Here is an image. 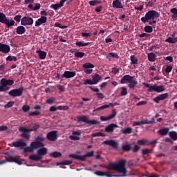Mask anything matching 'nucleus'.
I'll list each match as a JSON object with an SVG mask.
<instances>
[{
    "mask_svg": "<svg viewBox=\"0 0 177 177\" xmlns=\"http://www.w3.org/2000/svg\"><path fill=\"white\" fill-rule=\"evenodd\" d=\"M69 138L71 140H80V136H75L73 133L69 136Z\"/></svg>",
    "mask_w": 177,
    "mask_h": 177,
    "instance_id": "09e8293b",
    "label": "nucleus"
},
{
    "mask_svg": "<svg viewBox=\"0 0 177 177\" xmlns=\"http://www.w3.org/2000/svg\"><path fill=\"white\" fill-rule=\"evenodd\" d=\"M102 143L103 145L111 146V147H113V149H118V143L113 140L104 141Z\"/></svg>",
    "mask_w": 177,
    "mask_h": 177,
    "instance_id": "a211bd4d",
    "label": "nucleus"
},
{
    "mask_svg": "<svg viewBox=\"0 0 177 177\" xmlns=\"http://www.w3.org/2000/svg\"><path fill=\"white\" fill-rule=\"evenodd\" d=\"M171 12L174 15L175 17H177V9L176 8H173L171 10Z\"/></svg>",
    "mask_w": 177,
    "mask_h": 177,
    "instance_id": "0e129e2a",
    "label": "nucleus"
},
{
    "mask_svg": "<svg viewBox=\"0 0 177 177\" xmlns=\"http://www.w3.org/2000/svg\"><path fill=\"white\" fill-rule=\"evenodd\" d=\"M128 94V92H127V89L124 87L122 88L121 95L122 96H126V95Z\"/></svg>",
    "mask_w": 177,
    "mask_h": 177,
    "instance_id": "4d7b16f0",
    "label": "nucleus"
},
{
    "mask_svg": "<svg viewBox=\"0 0 177 177\" xmlns=\"http://www.w3.org/2000/svg\"><path fill=\"white\" fill-rule=\"evenodd\" d=\"M14 20L19 23V21H20V20H21V15H17V16H15L14 17Z\"/></svg>",
    "mask_w": 177,
    "mask_h": 177,
    "instance_id": "680f3d73",
    "label": "nucleus"
},
{
    "mask_svg": "<svg viewBox=\"0 0 177 177\" xmlns=\"http://www.w3.org/2000/svg\"><path fill=\"white\" fill-rule=\"evenodd\" d=\"M0 52L3 53H9L10 52V46L8 44L0 43Z\"/></svg>",
    "mask_w": 177,
    "mask_h": 177,
    "instance_id": "6ab92c4d",
    "label": "nucleus"
},
{
    "mask_svg": "<svg viewBox=\"0 0 177 177\" xmlns=\"http://www.w3.org/2000/svg\"><path fill=\"white\" fill-rule=\"evenodd\" d=\"M168 132H169V129L168 128H164L158 131V133H160V135H162V136L167 135Z\"/></svg>",
    "mask_w": 177,
    "mask_h": 177,
    "instance_id": "c85d7f7f",
    "label": "nucleus"
},
{
    "mask_svg": "<svg viewBox=\"0 0 177 177\" xmlns=\"http://www.w3.org/2000/svg\"><path fill=\"white\" fill-rule=\"evenodd\" d=\"M39 128V125L35 124L32 129H28L26 127H20L19 131L22 132L21 136L22 138H26V139H30V134L28 132H32V131H37Z\"/></svg>",
    "mask_w": 177,
    "mask_h": 177,
    "instance_id": "423d86ee",
    "label": "nucleus"
},
{
    "mask_svg": "<svg viewBox=\"0 0 177 177\" xmlns=\"http://www.w3.org/2000/svg\"><path fill=\"white\" fill-rule=\"evenodd\" d=\"M37 53H38V56H39V59H41V60H44V59H45V57H46V52H45V51L38 50H37Z\"/></svg>",
    "mask_w": 177,
    "mask_h": 177,
    "instance_id": "a878e982",
    "label": "nucleus"
},
{
    "mask_svg": "<svg viewBox=\"0 0 177 177\" xmlns=\"http://www.w3.org/2000/svg\"><path fill=\"white\" fill-rule=\"evenodd\" d=\"M55 97H50L46 100V103L48 104H53V103H55Z\"/></svg>",
    "mask_w": 177,
    "mask_h": 177,
    "instance_id": "3c124183",
    "label": "nucleus"
},
{
    "mask_svg": "<svg viewBox=\"0 0 177 177\" xmlns=\"http://www.w3.org/2000/svg\"><path fill=\"white\" fill-rule=\"evenodd\" d=\"M44 140H45V138H44L43 136H41L37 137V138H36V141H37V142H44Z\"/></svg>",
    "mask_w": 177,
    "mask_h": 177,
    "instance_id": "052dcab7",
    "label": "nucleus"
},
{
    "mask_svg": "<svg viewBox=\"0 0 177 177\" xmlns=\"http://www.w3.org/2000/svg\"><path fill=\"white\" fill-rule=\"evenodd\" d=\"M73 135H75L76 136H81V131L77 130L72 132Z\"/></svg>",
    "mask_w": 177,
    "mask_h": 177,
    "instance_id": "bf43d9fd",
    "label": "nucleus"
},
{
    "mask_svg": "<svg viewBox=\"0 0 177 177\" xmlns=\"http://www.w3.org/2000/svg\"><path fill=\"white\" fill-rule=\"evenodd\" d=\"M84 73L86 74H92V73H93V69H85Z\"/></svg>",
    "mask_w": 177,
    "mask_h": 177,
    "instance_id": "338daca9",
    "label": "nucleus"
},
{
    "mask_svg": "<svg viewBox=\"0 0 177 177\" xmlns=\"http://www.w3.org/2000/svg\"><path fill=\"white\" fill-rule=\"evenodd\" d=\"M102 3V1H97V0H91L88 2V5L90 6H96V5H99Z\"/></svg>",
    "mask_w": 177,
    "mask_h": 177,
    "instance_id": "2f4dec72",
    "label": "nucleus"
},
{
    "mask_svg": "<svg viewBox=\"0 0 177 177\" xmlns=\"http://www.w3.org/2000/svg\"><path fill=\"white\" fill-rule=\"evenodd\" d=\"M6 60H8L9 62H17V58L16 57L9 55L7 57Z\"/></svg>",
    "mask_w": 177,
    "mask_h": 177,
    "instance_id": "37998d69",
    "label": "nucleus"
},
{
    "mask_svg": "<svg viewBox=\"0 0 177 177\" xmlns=\"http://www.w3.org/2000/svg\"><path fill=\"white\" fill-rule=\"evenodd\" d=\"M45 145L42 142L39 141H35L31 142L30 147H27L24 149L25 153H27L28 151L29 153H31L35 150V149H40L41 147H44Z\"/></svg>",
    "mask_w": 177,
    "mask_h": 177,
    "instance_id": "6e6552de",
    "label": "nucleus"
},
{
    "mask_svg": "<svg viewBox=\"0 0 177 177\" xmlns=\"http://www.w3.org/2000/svg\"><path fill=\"white\" fill-rule=\"evenodd\" d=\"M165 42H169V44H176L177 37H169V38L165 39Z\"/></svg>",
    "mask_w": 177,
    "mask_h": 177,
    "instance_id": "c756f323",
    "label": "nucleus"
},
{
    "mask_svg": "<svg viewBox=\"0 0 177 177\" xmlns=\"http://www.w3.org/2000/svg\"><path fill=\"white\" fill-rule=\"evenodd\" d=\"M75 44H76L77 46H88V45H89V42L84 43V42L80 41H77V42L75 43Z\"/></svg>",
    "mask_w": 177,
    "mask_h": 177,
    "instance_id": "ea45409f",
    "label": "nucleus"
},
{
    "mask_svg": "<svg viewBox=\"0 0 177 177\" xmlns=\"http://www.w3.org/2000/svg\"><path fill=\"white\" fill-rule=\"evenodd\" d=\"M78 121L80 122H86V124L89 122V120H88V117H86V116H81L78 118Z\"/></svg>",
    "mask_w": 177,
    "mask_h": 177,
    "instance_id": "72a5a7b5",
    "label": "nucleus"
},
{
    "mask_svg": "<svg viewBox=\"0 0 177 177\" xmlns=\"http://www.w3.org/2000/svg\"><path fill=\"white\" fill-rule=\"evenodd\" d=\"M145 88H148V92H157V93H161L165 91V88L163 86L150 85V84L143 83Z\"/></svg>",
    "mask_w": 177,
    "mask_h": 177,
    "instance_id": "39448f33",
    "label": "nucleus"
},
{
    "mask_svg": "<svg viewBox=\"0 0 177 177\" xmlns=\"http://www.w3.org/2000/svg\"><path fill=\"white\" fill-rule=\"evenodd\" d=\"M154 122V118H152L151 120H141L136 121L133 122V127H140V125H145V124H153Z\"/></svg>",
    "mask_w": 177,
    "mask_h": 177,
    "instance_id": "4468645a",
    "label": "nucleus"
},
{
    "mask_svg": "<svg viewBox=\"0 0 177 177\" xmlns=\"http://www.w3.org/2000/svg\"><path fill=\"white\" fill-rule=\"evenodd\" d=\"M122 150H124L125 151H129L131 150V146L129 145H124L122 147Z\"/></svg>",
    "mask_w": 177,
    "mask_h": 177,
    "instance_id": "49530a36",
    "label": "nucleus"
},
{
    "mask_svg": "<svg viewBox=\"0 0 177 177\" xmlns=\"http://www.w3.org/2000/svg\"><path fill=\"white\" fill-rule=\"evenodd\" d=\"M13 104H15L14 102H9L8 104L4 105V107H5V109H9V108L12 107L13 106Z\"/></svg>",
    "mask_w": 177,
    "mask_h": 177,
    "instance_id": "603ef678",
    "label": "nucleus"
},
{
    "mask_svg": "<svg viewBox=\"0 0 177 177\" xmlns=\"http://www.w3.org/2000/svg\"><path fill=\"white\" fill-rule=\"evenodd\" d=\"M75 57H84L85 56V53L82 52H76L75 53Z\"/></svg>",
    "mask_w": 177,
    "mask_h": 177,
    "instance_id": "a18cd8bd",
    "label": "nucleus"
},
{
    "mask_svg": "<svg viewBox=\"0 0 177 177\" xmlns=\"http://www.w3.org/2000/svg\"><path fill=\"white\" fill-rule=\"evenodd\" d=\"M125 160H120L118 163H109L106 167V169H111L112 171H116L122 175H113L109 171H95L94 174L97 176H106V177H125L127 176V169H125Z\"/></svg>",
    "mask_w": 177,
    "mask_h": 177,
    "instance_id": "f257e3e1",
    "label": "nucleus"
},
{
    "mask_svg": "<svg viewBox=\"0 0 177 177\" xmlns=\"http://www.w3.org/2000/svg\"><path fill=\"white\" fill-rule=\"evenodd\" d=\"M41 8V4L37 3L36 6L33 8V10H38Z\"/></svg>",
    "mask_w": 177,
    "mask_h": 177,
    "instance_id": "774afa93",
    "label": "nucleus"
},
{
    "mask_svg": "<svg viewBox=\"0 0 177 177\" xmlns=\"http://www.w3.org/2000/svg\"><path fill=\"white\" fill-rule=\"evenodd\" d=\"M158 97L160 100H165V99L168 97V93L160 94Z\"/></svg>",
    "mask_w": 177,
    "mask_h": 177,
    "instance_id": "8fccbe9b",
    "label": "nucleus"
},
{
    "mask_svg": "<svg viewBox=\"0 0 177 177\" xmlns=\"http://www.w3.org/2000/svg\"><path fill=\"white\" fill-rule=\"evenodd\" d=\"M46 138L51 142H55L57 139V131H50L47 133Z\"/></svg>",
    "mask_w": 177,
    "mask_h": 177,
    "instance_id": "dca6fc26",
    "label": "nucleus"
},
{
    "mask_svg": "<svg viewBox=\"0 0 177 177\" xmlns=\"http://www.w3.org/2000/svg\"><path fill=\"white\" fill-rule=\"evenodd\" d=\"M50 156H51L54 158H57L59 157H62V153L57 152V151H54L52 153H50Z\"/></svg>",
    "mask_w": 177,
    "mask_h": 177,
    "instance_id": "f704fd0d",
    "label": "nucleus"
},
{
    "mask_svg": "<svg viewBox=\"0 0 177 177\" xmlns=\"http://www.w3.org/2000/svg\"><path fill=\"white\" fill-rule=\"evenodd\" d=\"M96 95L97 96L98 99H104V94H103V93H100V91L97 93Z\"/></svg>",
    "mask_w": 177,
    "mask_h": 177,
    "instance_id": "6e6d98bb",
    "label": "nucleus"
},
{
    "mask_svg": "<svg viewBox=\"0 0 177 177\" xmlns=\"http://www.w3.org/2000/svg\"><path fill=\"white\" fill-rule=\"evenodd\" d=\"M94 151H91L90 152H87L86 154L83 156L77 155L75 153L69 154L68 157H71L72 158H75V160H79L80 161H85L86 160V157H93Z\"/></svg>",
    "mask_w": 177,
    "mask_h": 177,
    "instance_id": "1a4fd4ad",
    "label": "nucleus"
},
{
    "mask_svg": "<svg viewBox=\"0 0 177 177\" xmlns=\"http://www.w3.org/2000/svg\"><path fill=\"white\" fill-rule=\"evenodd\" d=\"M33 23H34V19H32V18L29 17H24L21 19V24L22 26H32Z\"/></svg>",
    "mask_w": 177,
    "mask_h": 177,
    "instance_id": "ddd939ff",
    "label": "nucleus"
},
{
    "mask_svg": "<svg viewBox=\"0 0 177 177\" xmlns=\"http://www.w3.org/2000/svg\"><path fill=\"white\" fill-rule=\"evenodd\" d=\"M115 128H118V126L115 124H109L106 128H105V131L106 132H113L114 131Z\"/></svg>",
    "mask_w": 177,
    "mask_h": 177,
    "instance_id": "393cba45",
    "label": "nucleus"
},
{
    "mask_svg": "<svg viewBox=\"0 0 177 177\" xmlns=\"http://www.w3.org/2000/svg\"><path fill=\"white\" fill-rule=\"evenodd\" d=\"M138 145H140V146H146V145H147V140H138Z\"/></svg>",
    "mask_w": 177,
    "mask_h": 177,
    "instance_id": "58836bf2",
    "label": "nucleus"
},
{
    "mask_svg": "<svg viewBox=\"0 0 177 177\" xmlns=\"http://www.w3.org/2000/svg\"><path fill=\"white\" fill-rule=\"evenodd\" d=\"M6 162H15L16 164H18V165H23L21 159L13 156H8V159L0 160V165H3V164H6Z\"/></svg>",
    "mask_w": 177,
    "mask_h": 177,
    "instance_id": "9d476101",
    "label": "nucleus"
},
{
    "mask_svg": "<svg viewBox=\"0 0 177 177\" xmlns=\"http://www.w3.org/2000/svg\"><path fill=\"white\" fill-rule=\"evenodd\" d=\"M117 115V113L115 111L113 110L112 114L109 115V116L104 117V116H101L100 120L101 121H109V120H112V118H114Z\"/></svg>",
    "mask_w": 177,
    "mask_h": 177,
    "instance_id": "4be33fe9",
    "label": "nucleus"
},
{
    "mask_svg": "<svg viewBox=\"0 0 177 177\" xmlns=\"http://www.w3.org/2000/svg\"><path fill=\"white\" fill-rule=\"evenodd\" d=\"M26 32V28L23 26H19L17 28V34H24Z\"/></svg>",
    "mask_w": 177,
    "mask_h": 177,
    "instance_id": "cd10ccee",
    "label": "nucleus"
},
{
    "mask_svg": "<svg viewBox=\"0 0 177 177\" xmlns=\"http://www.w3.org/2000/svg\"><path fill=\"white\" fill-rule=\"evenodd\" d=\"M128 82L129 88L133 89L135 86L138 84V82L133 79V77H131L129 75H124L120 80V84H127Z\"/></svg>",
    "mask_w": 177,
    "mask_h": 177,
    "instance_id": "20e7f679",
    "label": "nucleus"
},
{
    "mask_svg": "<svg viewBox=\"0 0 177 177\" xmlns=\"http://www.w3.org/2000/svg\"><path fill=\"white\" fill-rule=\"evenodd\" d=\"M110 57H115V59H118V55L115 53H109L106 56V59L111 60V58Z\"/></svg>",
    "mask_w": 177,
    "mask_h": 177,
    "instance_id": "473e14b6",
    "label": "nucleus"
},
{
    "mask_svg": "<svg viewBox=\"0 0 177 177\" xmlns=\"http://www.w3.org/2000/svg\"><path fill=\"white\" fill-rule=\"evenodd\" d=\"M112 6L115 9H123L122 3L120 0H113L112 3Z\"/></svg>",
    "mask_w": 177,
    "mask_h": 177,
    "instance_id": "aec40b11",
    "label": "nucleus"
},
{
    "mask_svg": "<svg viewBox=\"0 0 177 177\" xmlns=\"http://www.w3.org/2000/svg\"><path fill=\"white\" fill-rule=\"evenodd\" d=\"M122 133L127 135L128 133H132V129L131 127L126 128L122 131Z\"/></svg>",
    "mask_w": 177,
    "mask_h": 177,
    "instance_id": "e433bc0d",
    "label": "nucleus"
},
{
    "mask_svg": "<svg viewBox=\"0 0 177 177\" xmlns=\"http://www.w3.org/2000/svg\"><path fill=\"white\" fill-rule=\"evenodd\" d=\"M91 136H93V138H97V136H102L103 138L106 136V135L102 132H97L93 133Z\"/></svg>",
    "mask_w": 177,
    "mask_h": 177,
    "instance_id": "4c0bfd02",
    "label": "nucleus"
},
{
    "mask_svg": "<svg viewBox=\"0 0 177 177\" xmlns=\"http://www.w3.org/2000/svg\"><path fill=\"white\" fill-rule=\"evenodd\" d=\"M46 154H48V148L43 147L37 150V154L30 155L29 159L32 160V161H39L42 160L44 156H46Z\"/></svg>",
    "mask_w": 177,
    "mask_h": 177,
    "instance_id": "7ed1b4c3",
    "label": "nucleus"
},
{
    "mask_svg": "<svg viewBox=\"0 0 177 177\" xmlns=\"http://www.w3.org/2000/svg\"><path fill=\"white\" fill-rule=\"evenodd\" d=\"M130 60H131V64H133L134 67H136V66H138V58L135 57V55H131L130 57Z\"/></svg>",
    "mask_w": 177,
    "mask_h": 177,
    "instance_id": "bb28decb",
    "label": "nucleus"
},
{
    "mask_svg": "<svg viewBox=\"0 0 177 177\" xmlns=\"http://www.w3.org/2000/svg\"><path fill=\"white\" fill-rule=\"evenodd\" d=\"M171 71H172V66H167V68L165 69V72L166 73H171Z\"/></svg>",
    "mask_w": 177,
    "mask_h": 177,
    "instance_id": "69168bd1",
    "label": "nucleus"
},
{
    "mask_svg": "<svg viewBox=\"0 0 177 177\" xmlns=\"http://www.w3.org/2000/svg\"><path fill=\"white\" fill-rule=\"evenodd\" d=\"M0 84V92H6V91H9V86H12L14 82L12 80L1 79Z\"/></svg>",
    "mask_w": 177,
    "mask_h": 177,
    "instance_id": "0eeeda50",
    "label": "nucleus"
},
{
    "mask_svg": "<svg viewBox=\"0 0 177 177\" xmlns=\"http://www.w3.org/2000/svg\"><path fill=\"white\" fill-rule=\"evenodd\" d=\"M23 94V88L14 89L9 91L10 96L16 97L17 96H21Z\"/></svg>",
    "mask_w": 177,
    "mask_h": 177,
    "instance_id": "2eb2a0df",
    "label": "nucleus"
},
{
    "mask_svg": "<svg viewBox=\"0 0 177 177\" xmlns=\"http://www.w3.org/2000/svg\"><path fill=\"white\" fill-rule=\"evenodd\" d=\"M145 32H153V28L151 26H147L145 27Z\"/></svg>",
    "mask_w": 177,
    "mask_h": 177,
    "instance_id": "79ce46f5",
    "label": "nucleus"
},
{
    "mask_svg": "<svg viewBox=\"0 0 177 177\" xmlns=\"http://www.w3.org/2000/svg\"><path fill=\"white\" fill-rule=\"evenodd\" d=\"M145 104H147V101H140L136 104V106H145Z\"/></svg>",
    "mask_w": 177,
    "mask_h": 177,
    "instance_id": "13d9d810",
    "label": "nucleus"
},
{
    "mask_svg": "<svg viewBox=\"0 0 177 177\" xmlns=\"http://www.w3.org/2000/svg\"><path fill=\"white\" fill-rule=\"evenodd\" d=\"M92 80L88 79L84 80V85H96L99 81H101L102 80V76L98 74H95L92 77Z\"/></svg>",
    "mask_w": 177,
    "mask_h": 177,
    "instance_id": "9b49d317",
    "label": "nucleus"
},
{
    "mask_svg": "<svg viewBox=\"0 0 177 177\" xmlns=\"http://www.w3.org/2000/svg\"><path fill=\"white\" fill-rule=\"evenodd\" d=\"M88 124H89V125H96V124H99V122H97V120H88Z\"/></svg>",
    "mask_w": 177,
    "mask_h": 177,
    "instance_id": "5fc2aeb1",
    "label": "nucleus"
},
{
    "mask_svg": "<svg viewBox=\"0 0 177 177\" xmlns=\"http://www.w3.org/2000/svg\"><path fill=\"white\" fill-rule=\"evenodd\" d=\"M46 20H48V18L46 17L41 16L39 19H37V21H36V27L41 26V24H44V23H46Z\"/></svg>",
    "mask_w": 177,
    "mask_h": 177,
    "instance_id": "5701e85b",
    "label": "nucleus"
},
{
    "mask_svg": "<svg viewBox=\"0 0 177 177\" xmlns=\"http://www.w3.org/2000/svg\"><path fill=\"white\" fill-rule=\"evenodd\" d=\"M12 146L14 147L23 148V147H26V146H27V144H26V142H24V141H23V140H20L19 141L12 142Z\"/></svg>",
    "mask_w": 177,
    "mask_h": 177,
    "instance_id": "412c9836",
    "label": "nucleus"
},
{
    "mask_svg": "<svg viewBox=\"0 0 177 177\" xmlns=\"http://www.w3.org/2000/svg\"><path fill=\"white\" fill-rule=\"evenodd\" d=\"M110 104L101 106L95 109V111H99V110H104V109H109Z\"/></svg>",
    "mask_w": 177,
    "mask_h": 177,
    "instance_id": "c03bdc74",
    "label": "nucleus"
},
{
    "mask_svg": "<svg viewBox=\"0 0 177 177\" xmlns=\"http://www.w3.org/2000/svg\"><path fill=\"white\" fill-rule=\"evenodd\" d=\"M41 114V112L39 111H35V112H30L29 113V115H31L34 117V115H39Z\"/></svg>",
    "mask_w": 177,
    "mask_h": 177,
    "instance_id": "864d4df0",
    "label": "nucleus"
},
{
    "mask_svg": "<svg viewBox=\"0 0 177 177\" xmlns=\"http://www.w3.org/2000/svg\"><path fill=\"white\" fill-rule=\"evenodd\" d=\"M67 0H61L59 3L53 4L50 6L51 9H54V10H59L60 8H63L64 6V2Z\"/></svg>",
    "mask_w": 177,
    "mask_h": 177,
    "instance_id": "f3484780",
    "label": "nucleus"
},
{
    "mask_svg": "<svg viewBox=\"0 0 177 177\" xmlns=\"http://www.w3.org/2000/svg\"><path fill=\"white\" fill-rule=\"evenodd\" d=\"M65 78H73L75 77V71H65L63 74Z\"/></svg>",
    "mask_w": 177,
    "mask_h": 177,
    "instance_id": "b1692460",
    "label": "nucleus"
},
{
    "mask_svg": "<svg viewBox=\"0 0 177 177\" xmlns=\"http://www.w3.org/2000/svg\"><path fill=\"white\" fill-rule=\"evenodd\" d=\"M169 136L173 140H177V133L175 131H171L169 133Z\"/></svg>",
    "mask_w": 177,
    "mask_h": 177,
    "instance_id": "c9c22d12",
    "label": "nucleus"
},
{
    "mask_svg": "<svg viewBox=\"0 0 177 177\" xmlns=\"http://www.w3.org/2000/svg\"><path fill=\"white\" fill-rule=\"evenodd\" d=\"M82 37H91V35H92V33L83 32H82Z\"/></svg>",
    "mask_w": 177,
    "mask_h": 177,
    "instance_id": "e2e57ef3",
    "label": "nucleus"
},
{
    "mask_svg": "<svg viewBox=\"0 0 177 177\" xmlns=\"http://www.w3.org/2000/svg\"><path fill=\"white\" fill-rule=\"evenodd\" d=\"M0 23L6 24L8 27H12V26H15V21H10L8 19V18H6V15L2 12H0Z\"/></svg>",
    "mask_w": 177,
    "mask_h": 177,
    "instance_id": "f8f14e48",
    "label": "nucleus"
},
{
    "mask_svg": "<svg viewBox=\"0 0 177 177\" xmlns=\"http://www.w3.org/2000/svg\"><path fill=\"white\" fill-rule=\"evenodd\" d=\"M22 110L24 113H27L28 111H30V106L28 105H24L22 106Z\"/></svg>",
    "mask_w": 177,
    "mask_h": 177,
    "instance_id": "de8ad7c7",
    "label": "nucleus"
},
{
    "mask_svg": "<svg viewBox=\"0 0 177 177\" xmlns=\"http://www.w3.org/2000/svg\"><path fill=\"white\" fill-rule=\"evenodd\" d=\"M147 56L149 62H154L156 60V54L154 53H149L147 54Z\"/></svg>",
    "mask_w": 177,
    "mask_h": 177,
    "instance_id": "7c9ffc66",
    "label": "nucleus"
},
{
    "mask_svg": "<svg viewBox=\"0 0 177 177\" xmlns=\"http://www.w3.org/2000/svg\"><path fill=\"white\" fill-rule=\"evenodd\" d=\"M158 17H160V14L157 11L150 10L145 14V17L141 18V21H142V23H147L149 20H153L149 22V24H156L157 21H154V19H157Z\"/></svg>",
    "mask_w": 177,
    "mask_h": 177,
    "instance_id": "f03ea898",
    "label": "nucleus"
},
{
    "mask_svg": "<svg viewBox=\"0 0 177 177\" xmlns=\"http://www.w3.org/2000/svg\"><path fill=\"white\" fill-rule=\"evenodd\" d=\"M93 67H95V66H93V64H92L91 63H86V64H83L84 68H93Z\"/></svg>",
    "mask_w": 177,
    "mask_h": 177,
    "instance_id": "a19ab883",
    "label": "nucleus"
}]
</instances>
